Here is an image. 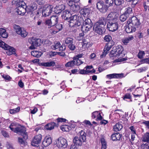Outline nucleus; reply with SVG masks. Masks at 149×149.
Masks as SVG:
<instances>
[{
	"mask_svg": "<svg viewBox=\"0 0 149 149\" xmlns=\"http://www.w3.org/2000/svg\"><path fill=\"white\" fill-rule=\"evenodd\" d=\"M20 32V33L19 34V35H20L22 37L25 38L28 35L27 32L23 28L22 30Z\"/></svg>",
	"mask_w": 149,
	"mask_h": 149,
	"instance_id": "nucleus-50",
	"label": "nucleus"
},
{
	"mask_svg": "<svg viewBox=\"0 0 149 149\" xmlns=\"http://www.w3.org/2000/svg\"><path fill=\"white\" fill-rule=\"evenodd\" d=\"M142 149H149V143L146 142L145 143H142L141 146Z\"/></svg>",
	"mask_w": 149,
	"mask_h": 149,
	"instance_id": "nucleus-54",
	"label": "nucleus"
},
{
	"mask_svg": "<svg viewBox=\"0 0 149 149\" xmlns=\"http://www.w3.org/2000/svg\"><path fill=\"white\" fill-rule=\"evenodd\" d=\"M123 75V74H116V73H113L112 74H107L106 76V77L108 79H111L112 78H117L120 77H121V76Z\"/></svg>",
	"mask_w": 149,
	"mask_h": 149,
	"instance_id": "nucleus-28",
	"label": "nucleus"
},
{
	"mask_svg": "<svg viewBox=\"0 0 149 149\" xmlns=\"http://www.w3.org/2000/svg\"><path fill=\"white\" fill-rule=\"evenodd\" d=\"M24 0H13L12 2L13 4L15 5L17 7L22 5L23 4H25L24 2Z\"/></svg>",
	"mask_w": 149,
	"mask_h": 149,
	"instance_id": "nucleus-31",
	"label": "nucleus"
},
{
	"mask_svg": "<svg viewBox=\"0 0 149 149\" xmlns=\"http://www.w3.org/2000/svg\"><path fill=\"white\" fill-rule=\"evenodd\" d=\"M68 46L69 49L71 50H74L75 49L76 47L73 44L69 45Z\"/></svg>",
	"mask_w": 149,
	"mask_h": 149,
	"instance_id": "nucleus-63",
	"label": "nucleus"
},
{
	"mask_svg": "<svg viewBox=\"0 0 149 149\" xmlns=\"http://www.w3.org/2000/svg\"><path fill=\"white\" fill-rule=\"evenodd\" d=\"M60 128L63 131L69 132L71 128L67 125H63L60 127Z\"/></svg>",
	"mask_w": 149,
	"mask_h": 149,
	"instance_id": "nucleus-43",
	"label": "nucleus"
},
{
	"mask_svg": "<svg viewBox=\"0 0 149 149\" xmlns=\"http://www.w3.org/2000/svg\"><path fill=\"white\" fill-rule=\"evenodd\" d=\"M114 3L117 6H120L123 4L124 2V0H114Z\"/></svg>",
	"mask_w": 149,
	"mask_h": 149,
	"instance_id": "nucleus-48",
	"label": "nucleus"
},
{
	"mask_svg": "<svg viewBox=\"0 0 149 149\" xmlns=\"http://www.w3.org/2000/svg\"><path fill=\"white\" fill-rule=\"evenodd\" d=\"M65 43L67 45L73 43V39L72 38L70 37L67 38L65 40Z\"/></svg>",
	"mask_w": 149,
	"mask_h": 149,
	"instance_id": "nucleus-45",
	"label": "nucleus"
},
{
	"mask_svg": "<svg viewBox=\"0 0 149 149\" xmlns=\"http://www.w3.org/2000/svg\"><path fill=\"white\" fill-rule=\"evenodd\" d=\"M82 24L87 25L91 26H92L93 23L92 22L91 19L89 18H87L85 19L84 21H83Z\"/></svg>",
	"mask_w": 149,
	"mask_h": 149,
	"instance_id": "nucleus-44",
	"label": "nucleus"
},
{
	"mask_svg": "<svg viewBox=\"0 0 149 149\" xmlns=\"http://www.w3.org/2000/svg\"><path fill=\"white\" fill-rule=\"evenodd\" d=\"M31 54L34 57L39 58L41 56L42 53L37 51H33L31 52Z\"/></svg>",
	"mask_w": 149,
	"mask_h": 149,
	"instance_id": "nucleus-37",
	"label": "nucleus"
},
{
	"mask_svg": "<svg viewBox=\"0 0 149 149\" xmlns=\"http://www.w3.org/2000/svg\"><path fill=\"white\" fill-rule=\"evenodd\" d=\"M45 25L47 26L48 28H51V27H53V25L51 24V22L50 19H47L45 21Z\"/></svg>",
	"mask_w": 149,
	"mask_h": 149,
	"instance_id": "nucleus-53",
	"label": "nucleus"
},
{
	"mask_svg": "<svg viewBox=\"0 0 149 149\" xmlns=\"http://www.w3.org/2000/svg\"><path fill=\"white\" fill-rule=\"evenodd\" d=\"M92 117L93 118H96V120L97 121L101 120L103 118L101 116L100 113L98 111H95L92 113Z\"/></svg>",
	"mask_w": 149,
	"mask_h": 149,
	"instance_id": "nucleus-18",
	"label": "nucleus"
},
{
	"mask_svg": "<svg viewBox=\"0 0 149 149\" xmlns=\"http://www.w3.org/2000/svg\"><path fill=\"white\" fill-rule=\"evenodd\" d=\"M20 109V107H18L17 108L13 109H10L9 112L10 114H13L19 111Z\"/></svg>",
	"mask_w": 149,
	"mask_h": 149,
	"instance_id": "nucleus-49",
	"label": "nucleus"
},
{
	"mask_svg": "<svg viewBox=\"0 0 149 149\" xmlns=\"http://www.w3.org/2000/svg\"><path fill=\"white\" fill-rule=\"evenodd\" d=\"M57 126L56 123L51 122L47 124L45 127V128L48 130H51L54 128L55 126Z\"/></svg>",
	"mask_w": 149,
	"mask_h": 149,
	"instance_id": "nucleus-26",
	"label": "nucleus"
},
{
	"mask_svg": "<svg viewBox=\"0 0 149 149\" xmlns=\"http://www.w3.org/2000/svg\"><path fill=\"white\" fill-rule=\"evenodd\" d=\"M60 45H61L60 42H57L56 43H54V45H52L51 48L54 50L58 49Z\"/></svg>",
	"mask_w": 149,
	"mask_h": 149,
	"instance_id": "nucleus-51",
	"label": "nucleus"
},
{
	"mask_svg": "<svg viewBox=\"0 0 149 149\" xmlns=\"http://www.w3.org/2000/svg\"><path fill=\"white\" fill-rule=\"evenodd\" d=\"M42 136L41 134H38L35 136L33 140V143L38 144H39L42 139Z\"/></svg>",
	"mask_w": 149,
	"mask_h": 149,
	"instance_id": "nucleus-22",
	"label": "nucleus"
},
{
	"mask_svg": "<svg viewBox=\"0 0 149 149\" xmlns=\"http://www.w3.org/2000/svg\"><path fill=\"white\" fill-rule=\"evenodd\" d=\"M51 22V24L53 26L56 25L58 23V17L57 16H52L50 18Z\"/></svg>",
	"mask_w": 149,
	"mask_h": 149,
	"instance_id": "nucleus-32",
	"label": "nucleus"
},
{
	"mask_svg": "<svg viewBox=\"0 0 149 149\" xmlns=\"http://www.w3.org/2000/svg\"><path fill=\"white\" fill-rule=\"evenodd\" d=\"M56 146L58 148H66L68 145L66 140L62 137H59L56 141Z\"/></svg>",
	"mask_w": 149,
	"mask_h": 149,
	"instance_id": "nucleus-9",
	"label": "nucleus"
},
{
	"mask_svg": "<svg viewBox=\"0 0 149 149\" xmlns=\"http://www.w3.org/2000/svg\"><path fill=\"white\" fill-rule=\"evenodd\" d=\"M0 35L3 38H6L8 37L6 30L3 28H0Z\"/></svg>",
	"mask_w": 149,
	"mask_h": 149,
	"instance_id": "nucleus-38",
	"label": "nucleus"
},
{
	"mask_svg": "<svg viewBox=\"0 0 149 149\" xmlns=\"http://www.w3.org/2000/svg\"><path fill=\"white\" fill-rule=\"evenodd\" d=\"M134 37L132 36H130L126 38H124L122 39V42L125 45H127L130 41L134 39Z\"/></svg>",
	"mask_w": 149,
	"mask_h": 149,
	"instance_id": "nucleus-27",
	"label": "nucleus"
},
{
	"mask_svg": "<svg viewBox=\"0 0 149 149\" xmlns=\"http://www.w3.org/2000/svg\"><path fill=\"white\" fill-rule=\"evenodd\" d=\"M63 28L62 25L59 24L56 25L55 26H53L49 30V32L52 34H55L61 30Z\"/></svg>",
	"mask_w": 149,
	"mask_h": 149,
	"instance_id": "nucleus-14",
	"label": "nucleus"
},
{
	"mask_svg": "<svg viewBox=\"0 0 149 149\" xmlns=\"http://www.w3.org/2000/svg\"><path fill=\"white\" fill-rule=\"evenodd\" d=\"M90 12V10L88 8H84L81 10L80 11L81 15H82L84 17H87L89 15Z\"/></svg>",
	"mask_w": 149,
	"mask_h": 149,
	"instance_id": "nucleus-21",
	"label": "nucleus"
},
{
	"mask_svg": "<svg viewBox=\"0 0 149 149\" xmlns=\"http://www.w3.org/2000/svg\"><path fill=\"white\" fill-rule=\"evenodd\" d=\"M52 143L51 138L49 136H46L42 142V144L45 147H47Z\"/></svg>",
	"mask_w": 149,
	"mask_h": 149,
	"instance_id": "nucleus-19",
	"label": "nucleus"
},
{
	"mask_svg": "<svg viewBox=\"0 0 149 149\" xmlns=\"http://www.w3.org/2000/svg\"><path fill=\"white\" fill-rule=\"evenodd\" d=\"M37 8V5L34 3H31L30 6L27 7V8L31 12L36 10Z\"/></svg>",
	"mask_w": 149,
	"mask_h": 149,
	"instance_id": "nucleus-40",
	"label": "nucleus"
},
{
	"mask_svg": "<svg viewBox=\"0 0 149 149\" xmlns=\"http://www.w3.org/2000/svg\"><path fill=\"white\" fill-rule=\"evenodd\" d=\"M113 0H106L105 3L107 5V7L111 6L113 3Z\"/></svg>",
	"mask_w": 149,
	"mask_h": 149,
	"instance_id": "nucleus-58",
	"label": "nucleus"
},
{
	"mask_svg": "<svg viewBox=\"0 0 149 149\" xmlns=\"http://www.w3.org/2000/svg\"><path fill=\"white\" fill-rule=\"evenodd\" d=\"M131 24L133 27H135L136 29L140 27L141 23L139 20L135 16L132 17L130 19H129L127 21V24Z\"/></svg>",
	"mask_w": 149,
	"mask_h": 149,
	"instance_id": "nucleus-8",
	"label": "nucleus"
},
{
	"mask_svg": "<svg viewBox=\"0 0 149 149\" xmlns=\"http://www.w3.org/2000/svg\"><path fill=\"white\" fill-rule=\"evenodd\" d=\"M113 45V42L112 43L111 42H109L106 43L104 49V52H103L102 56H105L108 53V52L110 50Z\"/></svg>",
	"mask_w": 149,
	"mask_h": 149,
	"instance_id": "nucleus-16",
	"label": "nucleus"
},
{
	"mask_svg": "<svg viewBox=\"0 0 149 149\" xmlns=\"http://www.w3.org/2000/svg\"><path fill=\"white\" fill-rule=\"evenodd\" d=\"M39 64L40 66L51 67L54 66L55 65V63L53 61H50L46 62H39Z\"/></svg>",
	"mask_w": 149,
	"mask_h": 149,
	"instance_id": "nucleus-20",
	"label": "nucleus"
},
{
	"mask_svg": "<svg viewBox=\"0 0 149 149\" xmlns=\"http://www.w3.org/2000/svg\"><path fill=\"white\" fill-rule=\"evenodd\" d=\"M141 140L143 142L149 143V133L148 132H146L142 137Z\"/></svg>",
	"mask_w": 149,
	"mask_h": 149,
	"instance_id": "nucleus-36",
	"label": "nucleus"
},
{
	"mask_svg": "<svg viewBox=\"0 0 149 149\" xmlns=\"http://www.w3.org/2000/svg\"><path fill=\"white\" fill-rule=\"evenodd\" d=\"M26 7L25 4L17 7V11L18 14L22 15H24L26 11Z\"/></svg>",
	"mask_w": 149,
	"mask_h": 149,
	"instance_id": "nucleus-15",
	"label": "nucleus"
},
{
	"mask_svg": "<svg viewBox=\"0 0 149 149\" xmlns=\"http://www.w3.org/2000/svg\"><path fill=\"white\" fill-rule=\"evenodd\" d=\"M123 50V48L121 46L113 47V49L110 51L109 56L111 57H118L121 55Z\"/></svg>",
	"mask_w": 149,
	"mask_h": 149,
	"instance_id": "nucleus-5",
	"label": "nucleus"
},
{
	"mask_svg": "<svg viewBox=\"0 0 149 149\" xmlns=\"http://www.w3.org/2000/svg\"><path fill=\"white\" fill-rule=\"evenodd\" d=\"M91 72L89 70H87L84 68L83 69H79L78 73L82 74H87L90 73Z\"/></svg>",
	"mask_w": 149,
	"mask_h": 149,
	"instance_id": "nucleus-42",
	"label": "nucleus"
},
{
	"mask_svg": "<svg viewBox=\"0 0 149 149\" xmlns=\"http://www.w3.org/2000/svg\"><path fill=\"white\" fill-rule=\"evenodd\" d=\"M128 17V16L125 15V13H124L120 16V19L121 21L124 22L126 20Z\"/></svg>",
	"mask_w": 149,
	"mask_h": 149,
	"instance_id": "nucleus-55",
	"label": "nucleus"
},
{
	"mask_svg": "<svg viewBox=\"0 0 149 149\" xmlns=\"http://www.w3.org/2000/svg\"><path fill=\"white\" fill-rule=\"evenodd\" d=\"M70 12L68 10H66L63 11L61 16L63 18L66 17V19H67L68 18L70 17Z\"/></svg>",
	"mask_w": 149,
	"mask_h": 149,
	"instance_id": "nucleus-41",
	"label": "nucleus"
},
{
	"mask_svg": "<svg viewBox=\"0 0 149 149\" xmlns=\"http://www.w3.org/2000/svg\"><path fill=\"white\" fill-rule=\"evenodd\" d=\"M70 18L69 23L70 26H79L82 24L84 21L83 17L77 15H73Z\"/></svg>",
	"mask_w": 149,
	"mask_h": 149,
	"instance_id": "nucleus-3",
	"label": "nucleus"
},
{
	"mask_svg": "<svg viewBox=\"0 0 149 149\" xmlns=\"http://www.w3.org/2000/svg\"><path fill=\"white\" fill-rule=\"evenodd\" d=\"M125 15L128 16H132L133 15V12L132 8L130 7L126 8L124 13Z\"/></svg>",
	"mask_w": 149,
	"mask_h": 149,
	"instance_id": "nucleus-34",
	"label": "nucleus"
},
{
	"mask_svg": "<svg viewBox=\"0 0 149 149\" xmlns=\"http://www.w3.org/2000/svg\"><path fill=\"white\" fill-rule=\"evenodd\" d=\"M121 135L119 133L113 134L111 136V139L113 141H116L119 140Z\"/></svg>",
	"mask_w": 149,
	"mask_h": 149,
	"instance_id": "nucleus-33",
	"label": "nucleus"
},
{
	"mask_svg": "<svg viewBox=\"0 0 149 149\" xmlns=\"http://www.w3.org/2000/svg\"><path fill=\"white\" fill-rule=\"evenodd\" d=\"M75 3V1L72 0H68L67 2L68 5L70 7L72 6Z\"/></svg>",
	"mask_w": 149,
	"mask_h": 149,
	"instance_id": "nucleus-60",
	"label": "nucleus"
},
{
	"mask_svg": "<svg viewBox=\"0 0 149 149\" xmlns=\"http://www.w3.org/2000/svg\"><path fill=\"white\" fill-rule=\"evenodd\" d=\"M0 47L7 50L6 53L9 56L13 54L16 55V50L14 47L8 45L1 40H0Z\"/></svg>",
	"mask_w": 149,
	"mask_h": 149,
	"instance_id": "nucleus-4",
	"label": "nucleus"
},
{
	"mask_svg": "<svg viewBox=\"0 0 149 149\" xmlns=\"http://www.w3.org/2000/svg\"><path fill=\"white\" fill-rule=\"evenodd\" d=\"M123 127L122 125L119 123H118L114 126L113 130L114 131L117 132L121 130Z\"/></svg>",
	"mask_w": 149,
	"mask_h": 149,
	"instance_id": "nucleus-35",
	"label": "nucleus"
},
{
	"mask_svg": "<svg viewBox=\"0 0 149 149\" xmlns=\"http://www.w3.org/2000/svg\"><path fill=\"white\" fill-rule=\"evenodd\" d=\"M75 65L79 66L82 64L83 63L81 60L77 59V60H74Z\"/></svg>",
	"mask_w": 149,
	"mask_h": 149,
	"instance_id": "nucleus-61",
	"label": "nucleus"
},
{
	"mask_svg": "<svg viewBox=\"0 0 149 149\" xmlns=\"http://www.w3.org/2000/svg\"><path fill=\"white\" fill-rule=\"evenodd\" d=\"M145 54V53L144 51L139 50L137 56L139 58L141 59L143 58Z\"/></svg>",
	"mask_w": 149,
	"mask_h": 149,
	"instance_id": "nucleus-46",
	"label": "nucleus"
},
{
	"mask_svg": "<svg viewBox=\"0 0 149 149\" xmlns=\"http://www.w3.org/2000/svg\"><path fill=\"white\" fill-rule=\"evenodd\" d=\"M73 142L75 145L76 146H81L82 145V143L84 142L78 136H75L73 139Z\"/></svg>",
	"mask_w": 149,
	"mask_h": 149,
	"instance_id": "nucleus-24",
	"label": "nucleus"
},
{
	"mask_svg": "<svg viewBox=\"0 0 149 149\" xmlns=\"http://www.w3.org/2000/svg\"><path fill=\"white\" fill-rule=\"evenodd\" d=\"M53 7L52 6H48L44 7L42 11L43 16L47 17L49 16L52 12Z\"/></svg>",
	"mask_w": 149,
	"mask_h": 149,
	"instance_id": "nucleus-13",
	"label": "nucleus"
},
{
	"mask_svg": "<svg viewBox=\"0 0 149 149\" xmlns=\"http://www.w3.org/2000/svg\"><path fill=\"white\" fill-rule=\"evenodd\" d=\"M101 142L102 144V149H106V143L104 140H102Z\"/></svg>",
	"mask_w": 149,
	"mask_h": 149,
	"instance_id": "nucleus-59",
	"label": "nucleus"
},
{
	"mask_svg": "<svg viewBox=\"0 0 149 149\" xmlns=\"http://www.w3.org/2000/svg\"><path fill=\"white\" fill-rule=\"evenodd\" d=\"M96 7L101 12L105 13L108 10V7L102 1H100L96 4Z\"/></svg>",
	"mask_w": 149,
	"mask_h": 149,
	"instance_id": "nucleus-11",
	"label": "nucleus"
},
{
	"mask_svg": "<svg viewBox=\"0 0 149 149\" xmlns=\"http://www.w3.org/2000/svg\"><path fill=\"white\" fill-rule=\"evenodd\" d=\"M148 69L147 66H144L141 67L137 70V72L139 73H141L144 72L146 71Z\"/></svg>",
	"mask_w": 149,
	"mask_h": 149,
	"instance_id": "nucleus-52",
	"label": "nucleus"
},
{
	"mask_svg": "<svg viewBox=\"0 0 149 149\" xmlns=\"http://www.w3.org/2000/svg\"><path fill=\"white\" fill-rule=\"evenodd\" d=\"M91 44L89 40L86 38L82 40L81 44L79 45L78 49L80 51H83L84 49H86L90 47Z\"/></svg>",
	"mask_w": 149,
	"mask_h": 149,
	"instance_id": "nucleus-7",
	"label": "nucleus"
},
{
	"mask_svg": "<svg viewBox=\"0 0 149 149\" xmlns=\"http://www.w3.org/2000/svg\"><path fill=\"white\" fill-rule=\"evenodd\" d=\"M127 24L128 25L125 28V30L127 33L134 32L136 31V29L135 27H133L130 23Z\"/></svg>",
	"mask_w": 149,
	"mask_h": 149,
	"instance_id": "nucleus-23",
	"label": "nucleus"
},
{
	"mask_svg": "<svg viewBox=\"0 0 149 149\" xmlns=\"http://www.w3.org/2000/svg\"><path fill=\"white\" fill-rule=\"evenodd\" d=\"M131 1H132L131 6L132 7H134L135 5L137 3L139 0H132Z\"/></svg>",
	"mask_w": 149,
	"mask_h": 149,
	"instance_id": "nucleus-64",
	"label": "nucleus"
},
{
	"mask_svg": "<svg viewBox=\"0 0 149 149\" xmlns=\"http://www.w3.org/2000/svg\"><path fill=\"white\" fill-rule=\"evenodd\" d=\"M118 17V15L116 13L112 12L108 15L106 19L108 22H115L117 21Z\"/></svg>",
	"mask_w": 149,
	"mask_h": 149,
	"instance_id": "nucleus-10",
	"label": "nucleus"
},
{
	"mask_svg": "<svg viewBox=\"0 0 149 149\" xmlns=\"http://www.w3.org/2000/svg\"><path fill=\"white\" fill-rule=\"evenodd\" d=\"M107 21L106 18L101 17L94 25L93 30L94 31L98 34L101 35L103 33V30L106 25Z\"/></svg>",
	"mask_w": 149,
	"mask_h": 149,
	"instance_id": "nucleus-2",
	"label": "nucleus"
},
{
	"mask_svg": "<svg viewBox=\"0 0 149 149\" xmlns=\"http://www.w3.org/2000/svg\"><path fill=\"white\" fill-rule=\"evenodd\" d=\"M13 28L14 29L16 33L18 35H19V34L20 33L21 31L23 29V28L21 27L19 25L16 24L13 25Z\"/></svg>",
	"mask_w": 149,
	"mask_h": 149,
	"instance_id": "nucleus-39",
	"label": "nucleus"
},
{
	"mask_svg": "<svg viewBox=\"0 0 149 149\" xmlns=\"http://www.w3.org/2000/svg\"><path fill=\"white\" fill-rule=\"evenodd\" d=\"M9 128L14 132L20 133L23 136V138L25 140L28 139L27 133L26 132V128L24 126L21 125H17L16 123H13L10 125Z\"/></svg>",
	"mask_w": 149,
	"mask_h": 149,
	"instance_id": "nucleus-1",
	"label": "nucleus"
},
{
	"mask_svg": "<svg viewBox=\"0 0 149 149\" xmlns=\"http://www.w3.org/2000/svg\"><path fill=\"white\" fill-rule=\"evenodd\" d=\"M28 41L31 44V45L29 47L30 49H35L36 47L39 46L41 43V40L40 39H37L34 37L29 38Z\"/></svg>",
	"mask_w": 149,
	"mask_h": 149,
	"instance_id": "nucleus-6",
	"label": "nucleus"
},
{
	"mask_svg": "<svg viewBox=\"0 0 149 149\" xmlns=\"http://www.w3.org/2000/svg\"><path fill=\"white\" fill-rule=\"evenodd\" d=\"M71 10L76 12L78 11L80 8V6L77 2H76L71 7H70Z\"/></svg>",
	"mask_w": 149,
	"mask_h": 149,
	"instance_id": "nucleus-30",
	"label": "nucleus"
},
{
	"mask_svg": "<svg viewBox=\"0 0 149 149\" xmlns=\"http://www.w3.org/2000/svg\"><path fill=\"white\" fill-rule=\"evenodd\" d=\"M65 8V6L63 4L57 5L54 8V12L56 14H59Z\"/></svg>",
	"mask_w": 149,
	"mask_h": 149,
	"instance_id": "nucleus-17",
	"label": "nucleus"
},
{
	"mask_svg": "<svg viewBox=\"0 0 149 149\" xmlns=\"http://www.w3.org/2000/svg\"><path fill=\"white\" fill-rule=\"evenodd\" d=\"M74 60H72L67 62L65 65L66 67H72L75 66V64Z\"/></svg>",
	"mask_w": 149,
	"mask_h": 149,
	"instance_id": "nucleus-47",
	"label": "nucleus"
},
{
	"mask_svg": "<svg viewBox=\"0 0 149 149\" xmlns=\"http://www.w3.org/2000/svg\"><path fill=\"white\" fill-rule=\"evenodd\" d=\"M78 137L81 139L82 141L85 142L86 139V133L83 130L79 132L78 134Z\"/></svg>",
	"mask_w": 149,
	"mask_h": 149,
	"instance_id": "nucleus-25",
	"label": "nucleus"
},
{
	"mask_svg": "<svg viewBox=\"0 0 149 149\" xmlns=\"http://www.w3.org/2000/svg\"><path fill=\"white\" fill-rule=\"evenodd\" d=\"M140 62L141 64H149V58L142 59L141 60Z\"/></svg>",
	"mask_w": 149,
	"mask_h": 149,
	"instance_id": "nucleus-57",
	"label": "nucleus"
},
{
	"mask_svg": "<svg viewBox=\"0 0 149 149\" xmlns=\"http://www.w3.org/2000/svg\"><path fill=\"white\" fill-rule=\"evenodd\" d=\"M112 38L111 36L110 35H107L104 38V39L107 42H113L112 41L110 42V41L111 40Z\"/></svg>",
	"mask_w": 149,
	"mask_h": 149,
	"instance_id": "nucleus-56",
	"label": "nucleus"
},
{
	"mask_svg": "<svg viewBox=\"0 0 149 149\" xmlns=\"http://www.w3.org/2000/svg\"><path fill=\"white\" fill-rule=\"evenodd\" d=\"M118 25L117 21L108 22L107 23V27L110 31L113 32L116 31L118 29Z\"/></svg>",
	"mask_w": 149,
	"mask_h": 149,
	"instance_id": "nucleus-12",
	"label": "nucleus"
},
{
	"mask_svg": "<svg viewBox=\"0 0 149 149\" xmlns=\"http://www.w3.org/2000/svg\"><path fill=\"white\" fill-rule=\"evenodd\" d=\"M65 46L64 45H60L58 50L60 51L63 52L65 50Z\"/></svg>",
	"mask_w": 149,
	"mask_h": 149,
	"instance_id": "nucleus-62",
	"label": "nucleus"
},
{
	"mask_svg": "<svg viewBox=\"0 0 149 149\" xmlns=\"http://www.w3.org/2000/svg\"><path fill=\"white\" fill-rule=\"evenodd\" d=\"M92 26H91L83 24V25L81 26V30L82 32L86 33L91 30Z\"/></svg>",
	"mask_w": 149,
	"mask_h": 149,
	"instance_id": "nucleus-29",
	"label": "nucleus"
}]
</instances>
